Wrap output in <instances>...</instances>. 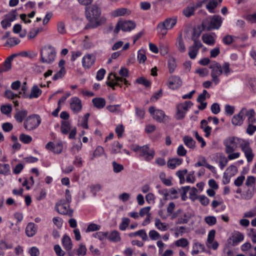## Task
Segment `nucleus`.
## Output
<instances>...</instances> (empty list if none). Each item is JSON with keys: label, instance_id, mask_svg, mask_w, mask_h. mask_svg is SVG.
<instances>
[{"label": "nucleus", "instance_id": "obj_52", "mask_svg": "<svg viewBox=\"0 0 256 256\" xmlns=\"http://www.w3.org/2000/svg\"><path fill=\"white\" fill-rule=\"evenodd\" d=\"M136 114V116L140 119L142 120L144 118L145 110L144 108L136 107L135 108Z\"/></svg>", "mask_w": 256, "mask_h": 256}, {"label": "nucleus", "instance_id": "obj_61", "mask_svg": "<svg viewBox=\"0 0 256 256\" xmlns=\"http://www.w3.org/2000/svg\"><path fill=\"white\" fill-rule=\"evenodd\" d=\"M100 228V226L96 224L92 223L88 225V228L86 230V232H90L96 231V230H99Z\"/></svg>", "mask_w": 256, "mask_h": 256}, {"label": "nucleus", "instance_id": "obj_46", "mask_svg": "<svg viewBox=\"0 0 256 256\" xmlns=\"http://www.w3.org/2000/svg\"><path fill=\"white\" fill-rule=\"evenodd\" d=\"M176 67V64L175 59L173 58H169L168 60V68L169 72L172 73Z\"/></svg>", "mask_w": 256, "mask_h": 256}, {"label": "nucleus", "instance_id": "obj_47", "mask_svg": "<svg viewBox=\"0 0 256 256\" xmlns=\"http://www.w3.org/2000/svg\"><path fill=\"white\" fill-rule=\"evenodd\" d=\"M130 222V220L127 218H122V222L120 224L119 228L121 230H125Z\"/></svg>", "mask_w": 256, "mask_h": 256}, {"label": "nucleus", "instance_id": "obj_63", "mask_svg": "<svg viewBox=\"0 0 256 256\" xmlns=\"http://www.w3.org/2000/svg\"><path fill=\"white\" fill-rule=\"evenodd\" d=\"M112 164L114 172L115 173L120 172L124 169V166L122 164H118L116 162H113Z\"/></svg>", "mask_w": 256, "mask_h": 256}, {"label": "nucleus", "instance_id": "obj_22", "mask_svg": "<svg viewBox=\"0 0 256 256\" xmlns=\"http://www.w3.org/2000/svg\"><path fill=\"white\" fill-rule=\"evenodd\" d=\"M191 217V214L188 212H184L181 210V212L179 218H178L176 223L177 224H186Z\"/></svg>", "mask_w": 256, "mask_h": 256}, {"label": "nucleus", "instance_id": "obj_41", "mask_svg": "<svg viewBox=\"0 0 256 256\" xmlns=\"http://www.w3.org/2000/svg\"><path fill=\"white\" fill-rule=\"evenodd\" d=\"M10 173V166L7 164L0 163V174L8 175Z\"/></svg>", "mask_w": 256, "mask_h": 256}, {"label": "nucleus", "instance_id": "obj_11", "mask_svg": "<svg viewBox=\"0 0 256 256\" xmlns=\"http://www.w3.org/2000/svg\"><path fill=\"white\" fill-rule=\"evenodd\" d=\"M56 210L61 214L72 216L73 210L70 209L69 204L66 202L64 200H61L56 204Z\"/></svg>", "mask_w": 256, "mask_h": 256}, {"label": "nucleus", "instance_id": "obj_17", "mask_svg": "<svg viewBox=\"0 0 256 256\" xmlns=\"http://www.w3.org/2000/svg\"><path fill=\"white\" fill-rule=\"evenodd\" d=\"M200 42H195L194 44L188 48V56L191 59H194L198 53V50L202 46Z\"/></svg>", "mask_w": 256, "mask_h": 256}, {"label": "nucleus", "instance_id": "obj_5", "mask_svg": "<svg viewBox=\"0 0 256 256\" xmlns=\"http://www.w3.org/2000/svg\"><path fill=\"white\" fill-rule=\"evenodd\" d=\"M244 140L237 137H228L224 140V144L226 153L234 152L237 148H240Z\"/></svg>", "mask_w": 256, "mask_h": 256}, {"label": "nucleus", "instance_id": "obj_58", "mask_svg": "<svg viewBox=\"0 0 256 256\" xmlns=\"http://www.w3.org/2000/svg\"><path fill=\"white\" fill-rule=\"evenodd\" d=\"M162 96V89H160L158 92H156L150 98V101L152 102H156Z\"/></svg>", "mask_w": 256, "mask_h": 256}, {"label": "nucleus", "instance_id": "obj_14", "mask_svg": "<svg viewBox=\"0 0 256 256\" xmlns=\"http://www.w3.org/2000/svg\"><path fill=\"white\" fill-rule=\"evenodd\" d=\"M182 84V80L180 78L176 76H170L168 80V86L172 90L178 88Z\"/></svg>", "mask_w": 256, "mask_h": 256}, {"label": "nucleus", "instance_id": "obj_60", "mask_svg": "<svg viewBox=\"0 0 256 256\" xmlns=\"http://www.w3.org/2000/svg\"><path fill=\"white\" fill-rule=\"evenodd\" d=\"M20 42V40L18 38H10L5 44V45H8L10 46H12L18 44Z\"/></svg>", "mask_w": 256, "mask_h": 256}, {"label": "nucleus", "instance_id": "obj_59", "mask_svg": "<svg viewBox=\"0 0 256 256\" xmlns=\"http://www.w3.org/2000/svg\"><path fill=\"white\" fill-rule=\"evenodd\" d=\"M254 123H248V126L246 130V133L252 136L256 131V126L253 124Z\"/></svg>", "mask_w": 256, "mask_h": 256}, {"label": "nucleus", "instance_id": "obj_7", "mask_svg": "<svg viewBox=\"0 0 256 256\" xmlns=\"http://www.w3.org/2000/svg\"><path fill=\"white\" fill-rule=\"evenodd\" d=\"M134 150L139 154L140 156H144V160L146 161L152 160L154 156V152L153 150L150 149L148 145L143 146H136Z\"/></svg>", "mask_w": 256, "mask_h": 256}, {"label": "nucleus", "instance_id": "obj_43", "mask_svg": "<svg viewBox=\"0 0 256 256\" xmlns=\"http://www.w3.org/2000/svg\"><path fill=\"white\" fill-rule=\"evenodd\" d=\"M127 12V9L125 8H118L112 12V16L114 17L122 16L124 15Z\"/></svg>", "mask_w": 256, "mask_h": 256}, {"label": "nucleus", "instance_id": "obj_54", "mask_svg": "<svg viewBox=\"0 0 256 256\" xmlns=\"http://www.w3.org/2000/svg\"><path fill=\"white\" fill-rule=\"evenodd\" d=\"M65 72L66 71L64 68L62 67L58 72L54 75L52 78L53 80H56L58 79L62 78L64 76Z\"/></svg>", "mask_w": 256, "mask_h": 256}, {"label": "nucleus", "instance_id": "obj_24", "mask_svg": "<svg viewBox=\"0 0 256 256\" xmlns=\"http://www.w3.org/2000/svg\"><path fill=\"white\" fill-rule=\"evenodd\" d=\"M122 145L118 141H114L112 144L109 148V150L111 154H115L122 152L121 149L122 148Z\"/></svg>", "mask_w": 256, "mask_h": 256}, {"label": "nucleus", "instance_id": "obj_45", "mask_svg": "<svg viewBox=\"0 0 256 256\" xmlns=\"http://www.w3.org/2000/svg\"><path fill=\"white\" fill-rule=\"evenodd\" d=\"M70 124L68 121H63L61 125V131L64 134H67L70 130Z\"/></svg>", "mask_w": 256, "mask_h": 256}, {"label": "nucleus", "instance_id": "obj_16", "mask_svg": "<svg viewBox=\"0 0 256 256\" xmlns=\"http://www.w3.org/2000/svg\"><path fill=\"white\" fill-rule=\"evenodd\" d=\"M46 148L54 153L59 154L62 152L63 149L62 142H58L54 144L50 142L46 145Z\"/></svg>", "mask_w": 256, "mask_h": 256}, {"label": "nucleus", "instance_id": "obj_12", "mask_svg": "<svg viewBox=\"0 0 256 256\" xmlns=\"http://www.w3.org/2000/svg\"><path fill=\"white\" fill-rule=\"evenodd\" d=\"M242 151L244 153L248 162H251L254 156V154L252 152V150L250 146V142L245 140L244 141L240 146Z\"/></svg>", "mask_w": 256, "mask_h": 256}, {"label": "nucleus", "instance_id": "obj_34", "mask_svg": "<svg viewBox=\"0 0 256 256\" xmlns=\"http://www.w3.org/2000/svg\"><path fill=\"white\" fill-rule=\"evenodd\" d=\"M28 114V111L25 110H22L17 112L14 114V118L18 122H22L25 117Z\"/></svg>", "mask_w": 256, "mask_h": 256}, {"label": "nucleus", "instance_id": "obj_39", "mask_svg": "<svg viewBox=\"0 0 256 256\" xmlns=\"http://www.w3.org/2000/svg\"><path fill=\"white\" fill-rule=\"evenodd\" d=\"M208 122L205 120H202L200 122V128L203 129V130L206 133L205 136L208 137L211 133L212 128L210 126H206L204 127V124L206 125Z\"/></svg>", "mask_w": 256, "mask_h": 256}, {"label": "nucleus", "instance_id": "obj_10", "mask_svg": "<svg viewBox=\"0 0 256 256\" xmlns=\"http://www.w3.org/2000/svg\"><path fill=\"white\" fill-rule=\"evenodd\" d=\"M209 68L212 69L210 72L212 80L215 85H217L220 82L219 76H220L222 73V66L219 63L214 62V64H210Z\"/></svg>", "mask_w": 256, "mask_h": 256}, {"label": "nucleus", "instance_id": "obj_38", "mask_svg": "<svg viewBox=\"0 0 256 256\" xmlns=\"http://www.w3.org/2000/svg\"><path fill=\"white\" fill-rule=\"evenodd\" d=\"M108 238L110 240L114 242H120L121 239L120 233L116 230H114L111 232L109 236H108Z\"/></svg>", "mask_w": 256, "mask_h": 256}, {"label": "nucleus", "instance_id": "obj_2", "mask_svg": "<svg viewBox=\"0 0 256 256\" xmlns=\"http://www.w3.org/2000/svg\"><path fill=\"white\" fill-rule=\"evenodd\" d=\"M119 74L121 76L120 77L112 73H110L108 77L106 84L113 90L115 89V86H116L121 87L122 83H124L126 86L130 84L128 81L126 79V78L128 76V69L125 68H122L119 72Z\"/></svg>", "mask_w": 256, "mask_h": 256}, {"label": "nucleus", "instance_id": "obj_31", "mask_svg": "<svg viewBox=\"0 0 256 256\" xmlns=\"http://www.w3.org/2000/svg\"><path fill=\"white\" fill-rule=\"evenodd\" d=\"M174 244L176 247H180L183 248H188L189 242L186 238H180L174 242Z\"/></svg>", "mask_w": 256, "mask_h": 256}, {"label": "nucleus", "instance_id": "obj_44", "mask_svg": "<svg viewBox=\"0 0 256 256\" xmlns=\"http://www.w3.org/2000/svg\"><path fill=\"white\" fill-rule=\"evenodd\" d=\"M19 139L20 142L25 144H30L32 140L31 136L24 134L20 135Z\"/></svg>", "mask_w": 256, "mask_h": 256}, {"label": "nucleus", "instance_id": "obj_28", "mask_svg": "<svg viewBox=\"0 0 256 256\" xmlns=\"http://www.w3.org/2000/svg\"><path fill=\"white\" fill-rule=\"evenodd\" d=\"M244 236L242 233H241L239 232H235L234 234L232 236V245L233 246L238 245L240 242L244 240Z\"/></svg>", "mask_w": 256, "mask_h": 256}, {"label": "nucleus", "instance_id": "obj_36", "mask_svg": "<svg viewBox=\"0 0 256 256\" xmlns=\"http://www.w3.org/2000/svg\"><path fill=\"white\" fill-rule=\"evenodd\" d=\"M62 242L64 247L66 250H69L72 249V243L71 239L68 236L66 235L64 236L62 239Z\"/></svg>", "mask_w": 256, "mask_h": 256}, {"label": "nucleus", "instance_id": "obj_4", "mask_svg": "<svg viewBox=\"0 0 256 256\" xmlns=\"http://www.w3.org/2000/svg\"><path fill=\"white\" fill-rule=\"evenodd\" d=\"M223 19L219 15H214L210 18V20H205L202 23V30H218L221 26Z\"/></svg>", "mask_w": 256, "mask_h": 256}, {"label": "nucleus", "instance_id": "obj_27", "mask_svg": "<svg viewBox=\"0 0 256 256\" xmlns=\"http://www.w3.org/2000/svg\"><path fill=\"white\" fill-rule=\"evenodd\" d=\"M36 230L34 224L29 222L26 228V234L28 237H32L36 234Z\"/></svg>", "mask_w": 256, "mask_h": 256}, {"label": "nucleus", "instance_id": "obj_15", "mask_svg": "<svg viewBox=\"0 0 256 256\" xmlns=\"http://www.w3.org/2000/svg\"><path fill=\"white\" fill-rule=\"evenodd\" d=\"M70 108L74 113L79 112L82 108L81 100L76 96L72 98L70 100Z\"/></svg>", "mask_w": 256, "mask_h": 256}, {"label": "nucleus", "instance_id": "obj_26", "mask_svg": "<svg viewBox=\"0 0 256 256\" xmlns=\"http://www.w3.org/2000/svg\"><path fill=\"white\" fill-rule=\"evenodd\" d=\"M92 102L94 107L98 109L104 108L106 104V101L104 98H95L92 100Z\"/></svg>", "mask_w": 256, "mask_h": 256}, {"label": "nucleus", "instance_id": "obj_53", "mask_svg": "<svg viewBox=\"0 0 256 256\" xmlns=\"http://www.w3.org/2000/svg\"><path fill=\"white\" fill-rule=\"evenodd\" d=\"M17 14L16 10H12L6 16L5 18L11 22L15 20Z\"/></svg>", "mask_w": 256, "mask_h": 256}, {"label": "nucleus", "instance_id": "obj_9", "mask_svg": "<svg viewBox=\"0 0 256 256\" xmlns=\"http://www.w3.org/2000/svg\"><path fill=\"white\" fill-rule=\"evenodd\" d=\"M192 106L191 101H185L183 103H180L176 105V118L178 120L183 119L186 116V112Z\"/></svg>", "mask_w": 256, "mask_h": 256}, {"label": "nucleus", "instance_id": "obj_8", "mask_svg": "<svg viewBox=\"0 0 256 256\" xmlns=\"http://www.w3.org/2000/svg\"><path fill=\"white\" fill-rule=\"evenodd\" d=\"M41 122L40 116L37 114L29 116L25 120L24 126L27 130H32L38 128Z\"/></svg>", "mask_w": 256, "mask_h": 256}, {"label": "nucleus", "instance_id": "obj_57", "mask_svg": "<svg viewBox=\"0 0 256 256\" xmlns=\"http://www.w3.org/2000/svg\"><path fill=\"white\" fill-rule=\"evenodd\" d=\"M149 236L152 240H157L160 238V234L155 230H150L148 233Z\"/></svg>", "mask_w": 256, "mask_h": 256}, {"label": "nucleus", "instance_id": "obj_33", "mask_svg": "<svg viewBox=\"0 0 256 256\" xmlns=\"http://www.w3.org/2000/svg\"><path fill=\"white\" fill-rule=\"evenodd\" d=\"M184 144L190 148H195L196 142L190 136H186L182 138Z\"/></svg>", "mask_w": 256, "mask_h": 256}, {"label": "nucleus", "instance_id": "obj_6", "mask_svg": "<svg viewBox=\"0 0 256 256\" xmlns=\"http://www.w3.org/2000/svg\"><path fill=\"white\" fill-rule=\"evenodd\" d=\"M176 17L170 18L166 19L163 22H160L157 26V29L159 34L164 36L167 33V30L172 29L176 24Z\"/></svg>", "mask_w": 256, "mask_h": 256}, {"label": "nucleus", "instance_id": "obj_13", "mask_svg": "<svg viewBox=\"0 0 256 256\" xmlns=\"http://www.w3.org/2000/svg\"><path fill=\"white\" fill-rule=\"evenodd\" d=\"M148 112L153 118L160 123L164 122L165 118H168L162 110H156L154 106L150 107Z\"/></svg>", "mask_w": 256, "mask_h": 256}, {"label": "nucleus", "instance_id": "obj_25", "mask_svg": "<svg viewBox=\"0 0 256 256\" xmlns=\"http://www.w3.org/2000/svg\"><path fill=\"white\" fill-rule=\"evenodd\" d=\"M121 24V30L124 32H128L134 29L136 24L132 21L120 22Z\"/></svg>", "mask_w": 256, "mask_h": 256}, {"label": "nucleus", "instance_id": "obj_51", "mask_svg": "<svg viewBox=\"0 0 256 256\" xmlns=\"http://www.w3.org/2000/svg\"><path fill=\"white\" fill-rule=\"evenodd\" d=\"M159 178L162 182L167 186H170L172 184V181L170 179L166 178V174L164 172H162L159 174Z\"/></svg>", "mask_w": 256, "mask_h": 256}, {"label": "nucleus", "instance_id": "obj_62", "mask_svg": "<svg viewBox=\"0 0 256 256\" xmlns=\"http://www.w3.org/2000/svg\"><path fill=\"white\" fill-rule=\"evenodd\" d=\"M57 30L58 32L60 34H64L66 33L65 24L62 22H58Z\"/></svg>", "mask_w": 256, "mask_h": 256}, {"label": "nucleus", "instance_id": "obj_55", "mask_svg": "<svg viewBox=\"0 0 256 256\" xmlns=\"http://www.w3.org/2000/svg\"><path fill=\"white\" fill-rule=\"evenodd\" d=\"M205 222L209 226H213L216 222V218L214 216H207L204 218Z\"/></svg>", "mask_w": 256, "mask_h": 256}, {"label": "nucleus", "instance_id": "obj_50", "mask_svg": "<svg viewBox=\"0 0 256 256\" xmlns=\"http://www.w3.org/2000/svg\"><path fill=\"white\" fill-rule=\"evenodd\" d=\"M202 32V30L200 28H194L193 30V34L192 36V40L194 41V42H200L198 40V38L200 37Z\"/></svg>", "mask_w": 256, "mask_h": 256}, {"label": "nucleus", "instance_id": "obj_19", "mask_svg": "<svg viewBox=\"0 0 256 256\" xmlns=\"http://www.w3.org/2000/svg\"><path fill=\"white\" fill-rule=\"evenodd\" d=\"M42 94V90L36 84H34L31 88L30 92L29 94H24V98L30 99L36 98H38Z\"/></svg>", "mask_w": 256, "mask_h": 256}, {"label": "nucleus", "instance_id": "obj_29", "mask_svg": "<svg viewBox=\"0 0 256 256\" xmlns=\"http://www.w3.org/2000/svg\"><path fill=\"white\" fill-rule=\"evenodd\" d=\"M200 250L204 251V246L203 244H202L198 242H194L192 246V250L191 252V254L192 256H195L200 253Z\"/></svg>", "mask_w": 256, "mask_h": 256}, {"label": "nucleus", "instance_id": "obj_42", "mask_svg": "<svg viewBox=\"0 0 256 256\" xmlns=\"http://www.w3.org/2000/svg\"><path fill=\"white\" fill-rule=\"evenodd\" d=\"M176 46L178 49V50L180 52H184L186 51V47L182 40V35L180 34L178 38Z\"/></svg>", "mask_w": 256, "mask_h": 256}, {"label": "nucleus", "instance_id": "obj_1", "mask_svg": "<svg viewBox=\"0 0 256 256\" xmlns=\"http://www.w3.org/2000/svg\"><path fill=\"white\" fill-rule=\"evenodd\" d=\"M100 10L96 6L92 5L86 8V16L90 22L86 26L85 28H94L105 24L106 18L104 16L100 18Z\"/></svg>", "mask_w": 256, "mask_h": 256}, {"label": "nucleus", "instance_id": "obj_40", "mask_svg": "<svg viewBox=\"0 0 256 256\" xmlns=\"http://www.w3.org/2000/svg\"><path fill=\"white\" fill-rule=\"evenodd\" d=\"M14 56H10L8 57L5 60L4 67L2 68V71H8L11 68V62L14 58Z\"/></svg>", "mask_w": 256, "mask_h": 256}, {"label": "nucleus", "instance_id": "obj_35", "mask_svg": "<svg viewBox=\"0 0 256 256\" xmlns=\"http://www.w3.org/2000/svg\"><path fill=\"white\" fill-rule=\"evenodd\" d=\"M202 40L204 43L210 46H212L215 43V39L210 34H204L202 36Z\"/></svg>", "mask_w": 256, "mask_h": 256}, {"label": "nucleus", "instance_id": "obj_64", "mask_svg": "<svg viewBox=\"0 0 256 256\" xmlns=\"http://www.w3.org/2000/svg\"><path fill=\"white\" fill-rule=\"evenodd\" d=\"M256 216V206L249 211L246 212L244 214V218H252Z\"/></svg>", "mask_w": 256, "mask_h": 256}, {"label": "nucleus", "instance_id": "obj_30", "mask_svg": "<svg viewBox=\"0 0 256 256\" xmlns=\"http://www.w3.org/2000/svg\"><path fill=\"white\" fill-rule=\"evenodd\" d=\"M128 236L130 238L139 236L143 240H148L147 234L144 230H140L134 232H130L128 234Z\"/></svg>", "mask_w": 256, "mask_h": 256}, {"label": "nucleus", "instance_id": "obj_49", "mask_svg": "<svg viewBox=\"0 0 256 256\" xmlns=\"http://www.w3.org/2000/svg\"><path fill=\"white\" fill-rule=\"evenodd\" d=\"M195 8L194 6H188L183 10V14L186 17H190L194 14Z\"/></svg>", "mask_w": 256, "mask_h": 256}, {"label": "nucleus", "instance_id": "obj_32", "mask_svg": "<svg viewBox=\"0 0 256 256\" xmlns=\"http://www.w3.org/2000/svg\"><path fill=\"white\" fill-rule=\"evenodd\" d=\"M182 162V159L174 158L170 160L168 162V166L171 169H174L177 166H180Z\"/></svg>", "mask_w": 256, "mask_h": 256}, {"label": "nucleus", "instance_id": "obj_56", "mask_svg": "<svg viewBox=\"0 0 256 256\" xmlns=\"http://www.w3.org/2000/svg\"><path fill=\"white\" fill-rule=\"evenodd\" d=\"M146 59L145 52L144 50H140L138 53V60L140 63H144Z\"/></svg>", "mask_w": 256, "mask_h": 256}, {"label": "nucleus", "instance_id": "obj_21", "mask_svg": "<svg viewBox=\"0 0 256 256\" xmlns=\"http://www.w3.org/2000/svg\"><path fill=\"white\" fill-rule=\"evenodd\" d=\"M244 110H240L238 114L234 115L232 120V124L234 126H240L244 120Z\"/></svg>", "mask_w": 256, "mask_h": 256}, {"label": "nucleus", "instance_id": "obj_23", "mask_svg": "<svg viewBox=\"0 0 256 256\" xmlns=\"http://www.w3.org/2000/svg\"><path fill=\"white\" fill-rule=\"evenodd\" d=\"M222 0H209L206 7L210 13H214V9L220 4Z\"/></svg>", "mask_w": 256, "mask_h": 256}, {"label": "nucleus", "instance_id": "obj_48", "mask_svg": "<svg viewBox=\"0 0 256 256\" xmlns=\"http://www.w3.org/2000/svg\"><path fill=\"white\" fill-rule=\"evenodd\" d=\"M108 232H98L92 234V236L100 240H104L108 237Z\"/></svg>", "mask_w": 256, "mask_h": 256}, {"label": "nucleus", "instance_id": "obj_3", "mask_svg": "<svg viewBox=\"0 0 256 256\" xmlns=\"http://www.w3.org/2000/svg\"><path fill=\"white\" fill-rule=\"evenodd\" d=\"M40 61L42 63L51 64L56 59V50L51 45L44 46L40 50Z\"/></svg>", "mask_w": 256, "mask_h": 256}, {"label": "nucleus", "instance_id": "obj_20", "mask_svg": "<svg viewBox=\"0 0 256 256\" xmlns=\"http://www.w3.org/2000/svg\"><path fill=\"white\" fill-rule=\"evenodd\" d=\"M242 110H244V119L246 116L248 117V123H254L256 122L255 112L254 109L248 110L246 108H244Z\"/></svg>", "mask_w": 256, "mask_h": 256}, {"label": "nucleus", "instance_id": "obj_37", "mask_svg": "<svg viewBox=\"0 0 256 256\" xmlns=\"http://www.w3.org/2000/svg\"><path fill=\"white\" fill-rule=\"evenodd\" d=\"M154 225L157 229L162 232L167 230L168 227V224L162 222L158 218L156 219Z\"/></svg>", "mask_w": 256, "mask_h": 256}, {"label": "nucleus", "instance_id": "obj_18", "mask_svg": "<svg viewBox=\"0 0 256 256\" xmlns=\"http://www.w3.org/2000/svg\"><path fill=\"white\" fill-rule=\"evenodd\" d=\"M96 60L95 56L93 54H87L82 59V65L84 68H90L94 64Z\"/></svg>", "mask_w": 256, "mask_h": 256}]
</instances>
